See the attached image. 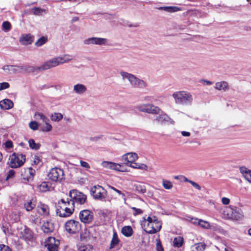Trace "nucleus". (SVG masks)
<instances>
[{
    "label": "nucleus",
    "instance_id": "obj_1",
    "mask_svg": "<svg viewBox=\"0 0 251 251\" xmlns=\"http://www.w3.org/2000/svg\"><path fill=\"white\" fill-rule=\"evenodd\" d=\"M56 213L61 217H67L73 214L75 205L67 198L66 200L62 199L56 204Z\"/></svg>",
    "mask_w": 251,
    "mask_h": 251
},
{
    "label": "nucleus",
    "instance_id": "obj_2",
    "mask_svg": "<svg viewBox=\"0 0 251 251\" xmlns=\"http://www.w3.org/2000/svg\"><path fill=\"white\" fill-rule=\"evenodd\" d=\"M222 213L225 218L232 220H241L244 217L243 210L238 207H235V208L230 207H225Z\"/></svg>",
    "mask_w": 251,
    "mask_h": 251
},
{
    "label": "nucleus",
    "instance_id": "obj_3",
    "mask_svg": "<svg viewBox=\"0 0 251 251\" xmlns=\"http://www.w3.org/2000/svg\"><path fill=\"white\" fill-rule=\"evenodd\" d=\"M69 197L70 198V201L74 203L82 204L85 203L86 201L87 197L83 193L77 191V190H72L69 192Z\"/></svg>",
    "mask_w": 251,
    "mask_h": 251
},
{
    "label": "nucleus",
    "instance_id": "obj_4",
    "mask_svg": "<svg viewBox=\"0 0 251 251\" xmlns=\"http://www.w3.org/2000/svg\"><path fill=\"white\" fill-rule=\"evenodd\" d=\"M176 102L178 104H186L192 100V96L186 92H178L173 94Z\"/></svg>",
    "mask_w": 251,
    "mask_h": 251
},
{
    "label": "nucleus",
    "instance_id": "obj_5",
    "mask_svg": "<svg viewBox=\"0 0 251 251\" xmlns=\"http://www.w3.org/2000/svg\"><path fill=\"white\" fill-rule=\"evenodd\" d=\"M48 176L50 180L56 182H60L65 178L64 171L57 167L51 169L48 173Z\"/></svg>",
    "mask_w": 251,
    "mask_h": 251
},
{
    "label": "nucleus",
    "instance_id": "obj_6",
    "mask_svg": "<svg viewBox=\"0 0 251 251\" xmlns=\"http://www.w3.org/2000/svg\"><path fill=\"white\" fill-rule=\"evenodd\" d=\"M121 75L123 78L128 79L130 83L135 87H143L146 86V83L143 80L138 78L132 74L125 72H121Z\"/></svg>",
    "mask_w": 251,
    "mask_h": 251
},
{
    "label": "nucleus",
    "instance_id": "obj_7",
    "mask_svg": "<svg viewBox=\"0 0 251 251\" xmlns=\"http://www.w3.org/2000/svg\"><path fill=\"white\" fill-rule=\"evenodd\" d=\"M65 228L68 233L70 234H75L80 231L81 225L79 222L74 220H70L66 223Z\"/></svg>",
    "mask_w": 251,
    "mask_h": 251
},
{
    "label": "nucleus",
    "instance_id": "obj_8",
    "mask_svg": "<svg viewBox=\"0 0 251 251\" xmlns=\"http://www.w3.org/2000/svg\"><path fill=\"white\" fill-rule=\"evenodd\" d=\"M91 193L94 198L96 200H102L105 199L107 195V191L100 185L93 186Z\"/></svg>",
    "mask_w": 251,
    "mask_h": 251
},
{
    "label": "nucleus",
    "instance_id": "obj_9",
    "mask_svg": "<svg viewBox=\"0 0 251 251\" xmlns=\"http://www.w3.org/2000/svg\"><path fill=\"white\" fill-rule=\"evenodd\" d=\"M136 108L141 112L152 114H158L161 110L158 106L151 104H141L137 106Z\"/></svg>",
    "mask_w": 251,
    "mask_h": 251
},
{
    "label": "nucleus",
    "instance_id": "obj_10",
    "mask_svg": "<svg viewBox=\"0 0 251 251\" xmlns=\"http://www.w3.org/2000/svg\"><path fill=\"white\" fill-rule=\"evenodd\" d=\"M161 228V223L157 220L154 221L149 224H147L144 227V230L148 233L153 234L159 231Z\"/></svg>",
    "mask_w": 251,
    "mask_h": 251
},
{
    "label": "nucleus",
    "instance_id": "obj_11",
    "mask_svg": "<svg viewBox=\"0 0 251 251\" xmlns=\"http://www.w3.org/2000/svg\"><path fill=\"white\" fill-rule=\"evenodd\" d=\"M59 244V240H56L55 238L52 237H49L45 242V246L49 251H58Z\"/></svg>",
    "mask_w": 251,
    "mask_h": 251
},
{
    "label": "nucleus",
    "instance_id": "obj_12",
    "mask_svg": "<svg viewBox=\"0 0 251 251\" xmlns=\"http://www.w3.org/2000/svg\"><path fill=\"white\" fill-rule=\"evenodd\" d=\"M79 218L84 223H90L93 219L92 212L88 210H83L79 213Z\"/></svg>",
    "mask_w": 251,
    "mask_h": 251
},
{
    "label": "nucleus",
    "instance_id": "obj_13",
    "mask_svg": "<svg viewBox=\"0 0 251 251\" xmlns=\"http://www.w3.org/2000/svg\"><path fill=\"white\" fill-rule=\"evenodd\" d=\"M25 158H9L8 163L12 168H16L22 166L25 162Z\"/></svg>",
    "mask_w": 251,
    "mask_h": 251
},
{
    "label": "nucleus",
    "instance_id": "obj_14",
    "mask_svg": "<svg viewBox=\"0 0 251 251\" xmlns=\"http://www.w3.org/2000/svg\"><path fill=\"white\" fill-rule=\"evenodd\" d=\"M101 165L105 168L115 170L118 171L123 172L122 166L119 164H116L112 162L103 161Z\"/></svg>",
    "mask_w": 251,
    "mask_h": 251
},
{
    "label": "nucleus",
    "instance_id": "obj_15",
    "mask_svg": "<svg viewBox=\"0 0 251 251\" xmlns=\"http://www.w3.org/2000/svg\"><path fill=\"white\" fill-rule=\"evenodd\" d=\"M239 170L243 177L251 183V170L244 166L240 167Z\"/></svg>",
    "mask_w": 251,
    "mask_h": 251
},
{
    "label": "nucleus",
    "instance_id": "obj_16",
    "mask_svg": "<svg viewBox=\"0 0 251 251\" xmlns=\"http://www.w3.org/2000/svg\"><path fill=\"white\" fill-rule=\"evenodd\" d=\"M33 41V36L30 34H24L19 38V42L24 45H30Z\"/></svg>",
    "mask_w": 251,
    "mask_h": 251
},
{
    "label": "nucleus",
    "instance_id": "obj_17",
    "mask_svg": "<svg viewBox=\"0 0 251 251\" xmlns=\"http://www.w3.org/2000/svg\"><path fill=\"white\" fill-rule=\"evenodd\" d=\"M14 106L13 101L9 99H4L0 101V107L2 109L8 110Z\"/></svg>",
    "mask_w": 251,
    "mask_h": 251
},
{
    "label": "nucleus",
    "instance_id": "obj_18",
    "mask_svg": "<svg viewBox=\"0 0 251 251\" xmlns=\"http://www.w3.org/2000/svg\"><path fill=\"white\" fill-rule=\"evenodd\" d=\"M42 229L45 233H50L54 229L53 224L50 222L47 221L43 224Z\"/></svg>",
    "mask_w": 251,
    "mask_h": 251
},
{
    "label": "nucleus",
    "instance_id": "obj_19",
    "mask_svg": "<svg viewBox=\"0 0 251 251\" xmlns=\"http://www.w3.org/2000/svg\"><path fill=\"white\" fill-rule=\"evenodd\" d=\"M105 39L96 37H92L86 40L87 44H95L97 45L105 44Z\"/></svg>",
    "mask_w": 251,
    "mask_h": 251
},
{
    "label": "nucleus",
    "instance_id": "obj_20",
    "mask_svg": "<svg viewBox=\"0 0 251 251\" xmlns=\"http://www.w3.org/2000/svg\"><path fill=\"white\" fill-rule=\"evenodd\" d=\"M51 185L49 182H43L40 185H38V189L40 192H46L50 191Z\"/></svg>",
    "mask_w": 251,
    "mask_h": 251
},
{
    "label": "nucleus",
    "instance_id": "obj_21",
    "mask_svg": "<svg viewBox=\"0 0 251 251\" xmlns=\"http://www.w3.org/2000/svg\"><path fill=\"white\" fill-rule=\"evenodd\" d=\"M38 213L43 215H48L49 214V208L48 205L41 204L37 207Z\"/></svg>",
    "mask_w": 251,
    "mask_h": 251
},
{
    "label": "nucleus",
    "instance_id": "obj_22",
    "mask_svg": "<svg viewBox=\"0 0 251 251\" xmlns=\"http://www.w3.org/2000/svg\"><path fill=\"white\" fill-rule=\"evenodd\" d=\"M158 9L162 10L169 13H174L181 10V8L175 6L160 7L158 8Z\"/></svg>",
    "mask_w": 251,
    "mask_h": 251
},
{
    "label": "nucleus",
    "instance_id": "obj_23",
    "mask_svg": "<svg viewBox=\"0 0 251 251\" xmlns=\"http://www.w3.org/2000/svg\"><path fill=\"white\" fill-rule=\"evenodd\" d=\"M215 88L218 90L226 91L228 88V84L225 81L218 82L215 84Z\"/></svg>",
    "mask_w": 251,
    "mask_h": 251
},
{
    "label": "nucleus",
    "instance_id": "obj_24",
    "mask_svg": "<svg viewBox=\"0 0 251 251\" xmlns=\"http://www.w3.org/2000/svg\"><path fill=\"white\" fill-rule=\"evenodd\" d=\"M206 245L203 243H198L193 245L191 248V251H204L205 249Z\"/></svg>",
    "mask_w": 251,
    "mask_h": 251
},
{
    "label": "nucleus",
    "instance_id": "obj_25",
    "mask_svg": "<svg viewBox=\"0 0 251 251\" xmlns=\"http://www.w3.org/2000/svg\"><path fill=\"white\" fill-rule=\"evenodd\" d=\"M87 88L85 85L81 84H77L74 86V90L77 94H83L86 91Z\"/></svg>",
    "mask_w": 251,
    "mask_h": 251
},
{
    "label": "nucleus",
    "instance_id": "obj_26",
    "mask_svg": "<svg viewBox=\"0 0 251 251\" xmlns=\"http://www.w3.org/2000/svg\"><path fill=\"white\" fill-rule=\"evenodd\" d=\"M183 243V238L181 236H177L174 239L173 245L174 247L180 248L182 246Z\"/></svg>",
    "mask_w": 251,
    "mask_h": 251
},
{
    "label": "nucleus",
    "instance_id": "obj_27",
    "mask_svg": "<svg viewBox=\"0 0 251 251\" xmlns=\"http://www.w3.org/2000/svg\"><path fill=\"white\" fill-rule=\"evenodd\" d=\"M122 233L126 237H130L133 234V230L130 226H125L122 228Z\"/></svg>",
    "mask_w": 251,
    "mask_h": 251
},
{
    "label": "nucleus",
    "instance_id": "obj_28",
    "mask_svg": "<svg viewBox=\"0 0 251 251\" xmlns=\"http://www.w3.org/2000/svg\"><path fill=\"white\" fill-rule=\"evenodd\" d=\"M120 240L116 232H114L113 237L110 243V249H113L119 243Z\"/></svg>",
    "mask_w": 251,
    "mask_h": 251
},
{
    "label": "nucleus",
    "instance_id": "obj_29",
    "mask_svg": "<svg viewBox=\"0 0 251 251\" xmlns=\"http://www.w3.org/2000/svg\"><path fill=\"white\" fill-rule=\"evenodd\" d=\"M199 226L201 228L206 229H212L213 227V226L211 225L208 222L201 219L200 220Z\"/></svg>",
    "mask_w": 251,
    "mask_h": 251
},
{
    "label": "nucleus",
    "instance_id": "obj_30",
    "mask_svg": "<svg viewBox=\"0 0 251 251\" xmlns=\"http://www.w3.org/2000/svg\"><path fill=\"white\" fill-rule=\"evenodd\" d=\"M23 237L26 240H30L33 236L32 231L29 228H26L24 230Z\"/></svg>",
    "mask_w": 251,
    "mask_h": 251
},
{
    "label": "nucleus",
    "instance_id": "obj_31",
    "mask_svg": "<svg viewBox=\"0 0 251 251\" xmlns=\"http://www.w3.org/2000/svg\"><path fill=\"white\" fill-rule=\"evenodd\" d=\"M168 116L166 114H160L159 116H157L154 120L157 121L158 123L163 124L166 122H168Z\"/></svg>",
    "mask_w": 251,
    "mask_h": 251
},
{
    "label": "nucleus",
    "instance_id": "obj_32",
    "mask_svg": "<svg viewBox=\"0 0 251 251\" xmlns=\"http://www.w3.org/2000/svg\"><path fill=\"white\" fill-rule=\"evenodd\" d=\"M28 144L29 147L32 150H38L41 147L40 144L36 143L32 139H29Z\"/></svg>",
    "mask_w": 251,
    "mask_h": 251
},
{
    "label": "nucleus",
    "instance_id": "obj_33",
    "mask_svg": "<svg viewBox=\"0 0 251 251\" xmlns=\"http://www.w3.org/2000/svg\"><path fill=\"white\" fill-rule=\"evenodd\" d=\"M130 166L134 168L139 169L143 170H146L147 169V166L144 164H139L135 162H131Z\"/></svg>",
    "mask_w": 251,
    "mask_h": 251
},
{
    "label": "nucleus",
    "instance_id": "obj_34",
    "mask_svg": "<svg viewBox=\"0 0 251 251\" xmlns=\"http://www.w3.org/2000/svg\"><path fill=\"white\" fill-rule=\"evenodd\" d=\"M63 118V116L61 113H54V114H52L50 116V119L52 121L55 122H58L61 120Z\"/></svg>",
    "mask_w": 251,
    "mask_h": 251
},
{
    "label": "nucleus",
    "instance_id": "obj_35",
    "mask_svg": "<svg viewBox=\"0 0 251 251\" xmlns=\"http://www.w3.org/2000/svg\"><path fill=\"white\" fill-rule=\"evenodd\" d=\"M48 41V38L47 36H42L35 43L37 47H40L45 44Z\"/></svg>",
    "mask_w": 251,
    "mask_h": 251
},
{
    "label": "nucleus",
    "instance_id": "obj_36",
    "mask_svg": "<svg viewBox=\"0 0 251 251\" xmlns=\"http://www.w3.org/2000/svg\"><path fill=\"white\" fill-rule=\"evenodd\" d=\"M162 185L165 189L168 190L171 189L173 187L172 183L170 181L166 179H163Z\"/></svg>",
    "mask_w": 251,
    "mask_h": 251
},
{
    "label": "nucleus",
    "instance_id": "obj_37",
    "mask_svg": "<svg viewBox=\"0 0 251 251\" xmlns=\"http://www.w3.org/2000/svg\"><path fill=\"white\" fill-rule=\"evenodd\" d=\"M16 68L18 69H22V67L20 66H14V65H6L3 66V69L4 70H8V71H11L13 73L16 71Z\"/></svg>",
    "mask_w": 251,
    "mask_h": 251
},
{
    "label": "nucleus",
    "instance_id": "obj_38",
    "mask_svg": "<svg viewBox=\"0 0 251 251\" xmlns=\"http://www.w3.org/2000/svg\"><path fill=\"white\" fill-rule=\"evenodd\" d=\"M35 116L36 117V119H40L42 120L44 122L49 121L48 118L42 113H36L35 114Z\"/></svg>",
    "mask_w": 251,
    "mask_h": 251
},
{
    "label": "nucleus",
    "instance_id": "obj_39",
    "mask_svg": "<svg viewBox=\"0 0 251 251\" xmlns=\"http://www.w3.org/2000/svg\"><path fill=\"white\" fill-rule=\"evenodd\" d=\"M35 206V204L31 201H29L25 203V208L27 211H31Z\"/></svg>",
    "mask_w": 251,
    "mask_h": 251
},
{
    "label": "nucleus",
    "instance_id": "obj_40",
    "mask_svg": "<svg viewBox=\"0 0 251 251\" xmlns=\"http://www.w3.org/2000/svg\"><path fill=\"white\" fill-rule=\"evenodd\" d=\"M30 161L33 166H41L42 165V162L40 158H33V159L31 160Z\"/></svg>",
    "mask_w": 251,
    "mask_h": 251
},
{
    "label": "nucleus",
    "instance_id": "obj_41",
    "mask_svg": "<svg viewBox=\"0 0 251 251\" xmlns=\"http://www.w3.org/2000/svg\"><path fill=\"white\" fill-rule=\"evenodd\" d=\"M144 221H143V226L144 227H145L147 225V224H149L150 223L154 222V221L157 220L156 218L154 217L153 218L151 217H148L147 219L145 218H144Z\"/></svg>",
    "mask_w": 251,
    "mask_h": 251
},
{
    "label": "nucleus",
    "instance_id": "obj_42",
    "mask_svg": "<svg viewBox=\"0 0 251 251\" xmlns=\"http://www.w3.org/2000/svg\"><path fill=\"white\" fill-rule=\"evenodd\" d=\"M49 60L46 62L42 66H40V71H43L50 68H51L52 67L51 66Z\"/></svg>",
    "mask_w": 251,
    "mask_h": 251
},
{
    "label": "nucleus",
    "instance_id": "obj_43",
    "mask_svg": "<svg viewBox=\"0 0 251 251\" xmlns=\"http://www.w3.org/2000/svg\"><path fill=\"white\" fill-rule=\"evenodd\" d=\"M2 28L6 31H9L11 28V25L10 22L5 21L2 24Z\"/></svg>",
    "mask_w": 251,
    "mask_h": 251
},
{
    "label": "nucleus",
    "instance_id": "obj_44",
    "mask_svg": "<svg viewBox=\"0 0 251 251\" xmlns=\"http://www.w3.org/2000/svg\"><path fill=\"white\" fill-rule=\"evenodd\" d=\"M92 250V247L90 245L81 246L79 248V251H91Z\"/></svg>",
    "mask_w": 251,
    "mask_h": 251
},
{
    "label": "nucleus",
    "instance_id": "obj_45",
    "mask_svg": "<svg viewBox=\"0 0 251 251\" xmlns=\"http://www.w3.org/2000/svg\"><path fill=\"white\" fill-rule=\"evenodd\" d=\"M131 209L133 210V215L135 216L138 215H141L143 213V210L140 208L132 207Z\"/></svg>",
    "mask_w": 251,
    "mask_h": 251
},
{
    "label": "nucleus",
    "instance_id": "obj_46",
    "mask_svg": "<svg viewBox=\"0 0 251 251\" xmlns=\"http://www.w3.org/2000/svg\"><path fill=\"white\" fill-rule=\"evenodd\" d=\"M45 126L44 127L42 130L43 131H46L49 132L52 129V126L49 123V122H45Z\"/></svg>",
    "mask_w": 251,
    "mask_h": 251
},
{
    "label": "nucleus",
    "instance_id": "obj_47",
    "mask_svg": "<svg viewBox=\"0 0 251 251\" xmlns=\"http://www.w3.org/2000/svg\"><path fill=\"white\" fill-rule=\"evenodd\" d=\"M31 12L34 15H40L42 12V9L39 7H35L31 9Z\"/></svg>",
    "mask_w": 251,
    "mask_h": 251
},
{
    "label": "nucleus",
    "instance_id": "obj_48",
    "mask_svg": "<svg viewBox=\"0 0 251 251\" xmlns=\"http://www.w3.org/2000/svg\"><path fill=\"white\" fill-rule=\"evenodd\" d=\"M29 127L33 130H35L38 128V123L35 121H32L29 124Z\"/></svg>",
    "mask_w": 251,
    "mask_h": 251
},
{
    "label": "nucleus",
    "instance_id": "obj_49",
    "mask_svg": "<svg viewBox=\"0 0 251 251\" xmlns=\"http://www.w3.org/2000/svg\"><path fill=\"white\" fill-rule=\"evenodd\" d=\"M49 61L50 62V64H51L52 68L59 65V64H58L59 62H58V60H57L56 57L50 60Z\"/></svg>",
    "mask_w": 251,
    "mask_h": 251
},
{
    "label": "nucleus",
    "instance_id": "obj_50",
    "mask_svg": "<svg viewBox=\"0 0 251 251\" xmlns=\"http://www.w3.org/2000/svg\"><path fill=\"white\" fill-rule=\"evenodd\" d=\"M10 85L8 82H4L0 83V91L7 89L9 87Z\"/></svg>",
    "mask_w": 251,
    "mask_h": 251
},
{
    "label": "nucleus",
    "instance_id": "obj_51",
    "mask_svg": "<svg viewBox=\"0 0 251 251\" xmlns=\"http://www.w3.org/2000/svg\"><path fill=\"white\" fill-rule=\"evenodd\" d=\"M156 250V251H164L163 248L161 245V243L160 240H157Z\"/></svg>",
    "mask_w": 251,
    "mask_h": 251
},
{
    "label": "nucleus",
    "instance_id": "obj_52",
    "mask_svg": "<svg viewBox=\"0 0 251 251\" xmlns=\"http://www.w3.org/2000/svg\"><path fill=\"white\" fill-rule=\"evenodd\" d=\"M27 70L29 72H34L36 71H41L40 67L29 66L27 68Z\"/></svg>",
    "mask_w": 251,
    "mask_h": 251
},
{
    "label": "nucleus",
    "instance_id": "obj_53",
    "mask_svg": "<svg viewBox=\"0 0 251 251\" xmlns=\"http://www.w3.org/2000/svg\"><path fill=\"white\" fill-rule=\"evenodd\" d=\"M15 175V171L13 170H10L9 171L6 177V180H7L13 177Z\"/></svg>",
    "mask_w": 251,
    "mask_h": 251
},
{
    "label": "nucleus",
    "instance_id": "obj_54",
    "mask_svg": "<svg viewBox=\"0 0 251 251\" xmlns=\"http://www.w3.org/2000/svg\"><path fill=\"white\" fill-rule=\"evenodd\" d=\"M0 251H11L10 249L4 245H0Z\"/></svg>",
    "mask_w": 251,
    "mask_h": 251
},
{
    "label": "nucleus",
    "instance_id": "obj_55",
    "mask_svg": "<svg viewBox=\"0 0 251 251\" xmlns=\"http://www.w3.org/2000/svg\"><path fill=\"white\" fill-rule=\"evenodd\" d=\"M190 183L196 189L198 190L201 189V187L197 183L191 180L190 181Z\"/></svg>",
    "mask_w": 251,
    "mask_h": 251
},
{
    "label": "nucleus",
    "instance_id": "obj_56",
    "mask_svg": "<svg viewBox=\"0 0 251 251\" xmlns=\"http://www.w3.org/2000/svg\"><path fill=\"white\" fill-rule=\"evenodd\" d=\"M110 188L111 189L113 190V191L117 193L118 194L122 195V197L125 200V195L124 193H123L121 191L116 189L115 188L112 186H111Z\"/></svg>",
    "mask_w": 251,
    "mask_h": 251
},
{
    "label": "nucleus",
    "instance_id": "obj_57",
    "mask_svg": "<svg viewBox=\"0 0 251 251\" xmlns=\"http://www.w3.org/2000/svg\"><path fill=\"white\" fill-rule=\"evenodd\" d=\"M128 155L129 156V157H138V154L135 152H127L124 154L122 157H126Z\"/></svg>",
    "mask_w": 251,
    "mask_h": 251
},
{
    "label": "nucleus",
    "instance_id": "obj_58",
    "mask_svg": "<svg viewBox=\"0 0 251 251\" xmlns=\"http://www.w3.org/2000/svg\"><path fill=\"white\" fill-rule=\"evenodd\" d=\"M5 147L7 149H10L13 147V143L11 140H8L5 143Z\"/></svg>",
    "mask_w": 251,
    "mask_h": 251
},
{
    "label": "nucleus",
    "instance_id": "obj_59",
    "mask_svg": "<svg viewBox=\"0 0 251 251\" xmlns=\"http://www.w3.org/2000/svg\"><path fill=\"white\" fill-rule=\"evenodd\" d=\"M222 202L223 204H224L225 205H227L230 202V200L227 198L223 197L222 199Z\"/></svg>",
    "mask_w": 251,
    "mask_h": 251
},
{
    "label": "nucleus",
    "instance_id": "obj_60",
    "mask_svg": "<svg viewBox=\"0 0 251 251\" xmlns=\"http://www.w3.org/2000/svg\"><path fill=\"white\" fill-rule=\"evenodd\" d=\"M56 58H57V59L58 60V62H58L59 65L61 64H63L64 63H66V61H65V60L64 59V58H63V56H62V57H57Z\"/></svg>",
    "mask_w": 251,
    "mask_h": 251
},
{
    "label": "nucleus",
    "instance_id": "obj_61",
    "mask_svg": "<svg viewBox=\"0 0 251 251\" xmlns=\"http://www.w3.org/2000/svg\"><path fill=\"white\" fill-rule=\"evenodd\" d=\"M63 58L66 61V62L71 60L72 59V56L69 54H65L63 56Z\"/></svg>",
    "mask_w": 251,
    "mask_h": 251
},
{
    "label": "nucleus",
    "instance_id": "obj_62",
    "mask_svg": "<svg viewBox=\"0 0 251 251\" xmlns=\"http://www.w3.org/2000/svg\"><path fill=\"white\" fill-rule=\"evenodd\" d=\"M200 219H197V218H192L191 219V223L193 224L194 225H198L199 226V223Z\"/></svg>",
    "mask_w": 251,
    "mask_h": 251
},
{
    "label": "nucleus",
    "instance_id": "obj_63",
    "mask_svg": "<svg viewBox=\"0 0 251 251\" xmlns=\"http://www.w3.org/2000/svg\"><path fill=\"white\" fill-rule=\"evenodd\" d=\"M80 162L81 165L82 167H85V168H89V165L87 162L83 161H80Z\"/></svg>",
    "mask_w": 251,
    "mask_h": 251
},
{
    "label": "nucleus",
    "instance_id": "obj_64",
    "mask_svg": "<svg viewBox=\"0 0 251 251\" xmlns=\"http://www.w3.org/2000/svg\"><path fill=\"white\" fill-rule=\"evenodd\" d=\"M180 178L182 179V181H184L185 182H187L190 183V181H191L190 180H189L187 177H186L185 176H180Z\"/></svg>",
    "mask_w": 251,
    "mask_h": 251
}]
</instances>
